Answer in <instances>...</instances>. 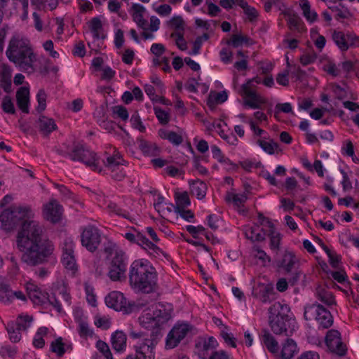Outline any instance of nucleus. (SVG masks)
I'll return each instance as SVG.
<instances>
[{"instance_id": "obj_1", "label": "nucleus", "mask_w": 359, "mask_h": 359, "mask_svg": "<svg viewBox=\"0 0 359 359\" xmlns=\"http://www.w3.org/2000/svg\"><path fill=\"white\" fill-rule=\"evenodd\" d=\"M34 212L29 205H13L0 214L1 229L13 231L24 219L16 238L18 249L22 252L21 260L35 266L48 262L54 251L53 242L46 236L43 226L30 219Z\"/></svg>"}, {"instance_id": "obj_2", "label": "nucleus", "mask_w": 359, "mask_h": 359, "mask_svg": "<svg viewBox=\"0 0 359 359\" xmlns=\"http://www.w3.org/2000/svg\"><path fill=\"white\" fill-rule=\"evenodd\" d=\"M157 276L155 269L147 260L134 261L130 265L129 282L134 290L144 293L154 291Z\"/></svg>"}, {"instance_id": "obj_3", "label": "nucleus", "mask_w": 359, "mask_h": 359, "mask_svg": "<svg viewBox=\"0 0 359 359\" xmlns=\"http://www.w3.org/2000/svg\"><path fill=\"white\" fill-rule=\"evenodd\" d=\"M290 309L285 304L275 302L269 309V325L276 334L290 336L294 332L296 323L290 315Z\"/></svg>"}, {"instance_id": "obj_4", "label": "nucleus", "mask_w": 359, "mask_h": 359, "mask_svg": "<svg viewBox=\"0 0 359 359\" xmlns=\"http://www.w3.org/2000/svg\"><path fill=\"white\" fill-rule=\"evenodd\" d=\"M6 54L9 60L18 66L20 69L34 71L32 63L36 60V57L25 41L16 38L12 39Z\"/></svg>"}, {"instance_id": "obj_5", "label": "nucleus", "mask_w": 359, "mask_h": 359, "mask_svg": "<svg viewBox=\"0 0 359 359\" xmlns=\"http://www.w3.org/2000/svg\"><path fill=\"white\" fill-rule=\"evenodd\" d=\"M159 306L160 308L156 309L152 313H146L140 318V323L143 327L153 330L150 339H155L156 341L158 337L161 335V327L167 323L171 317L170 313L166 311L163 305L160 304ZM130 337L133 339L143 337L140 343L145 339L142 332H131Z\"/></svg>"}, {"instance_id": "obj_6", "label": "nucleus", "mask_w": 359, "mask_h": 359, "mask_svg": "<svg viewBox=\"0 0 359 359\" xmlns=\"http://www.w3.org/2000/svg\"><path fill=\"white\" fill-rule=\"evenodd\" d=\"M56 152L60 156L69 157L74 161L83 163L93 171H102L96 154L85 148L83 144H76L70 151L69 146L64 144L56 149Z\"/></svg>"}, {"instance_id": "obj_7", "label": "nucleus", "mask_w": 359, "mask_h": 359, "mask_svg": "<svg viewBox=\"0 0 359 359\" xmlns=\"http://www.w3.org/2000/svg\"><path fill=\"white\" fill-rule=\"evenodd\" d=\"M304 317L306 320H316L323 329L329 328L333 324V317L330 311L318 303L306 306Z\"/></svg>"}, {"instance_id": "obj_8", "label": "nucleus", "mask_w": 359, "mask_h": 359, "mask_svg": "<svg viewBox=\"0 0 359 359\" xmlns=\"http://www.w3.org/2000/svg\"><path fill=\"white\" fill-rule=\"evenodd\" d=\"M262 82V79L256 76L252 79H249L245 83H243L238 93L244 98L243 105L251 109H260L261 104L264 103V100L257 94L255 90L256 87L254 83L257 84Z\"/></svg>"}, {"instance_id": "obj_9", "label": "nucleus", "mask_w": 359, "mask_h": 359, "mask_svg": "<svg viewBox=\"0 0 359 359\" xmlns=\"http://www.w3.org/2000/svg\"><path fill=\"white\" fill-rule=\"evenodd\" d=\"M127 262L125 252L121 250L115 251L107 275L112 281H121L126 278Z\"/></svg>"}, {"instance_id": "obj_10", "label": "nucleus", "mask_w": 359, "mask_h": 359, "mask_svg": "<svg viewBox=\"0 0 359 359\" xmlns=\"http://www.w3.org/2000/svg\"><path fill=\"white\" fill-rule=\"evenodd\" d=\"M102 241L100 230L92 225L86 226L81 235V241L83 247L88 251L93 252L99 247Z\"/></svg>"}, {"instance_id": "obj_11", "label": "nucleus", "mask_w": 359, "mask_h": 359, "mask_svg": "<svg viewBox=\"0 0 359 359\" xmlns=\"http://www.w3.org/2000/svg\"><path fill=\"white\" fill-rule=\"evenodd\" d=\"M124 238L131 243H135L146 250H152L154 253L159 255L163 251L154 243L150 241L142 233L134 227L131 231L124 234Z\"/></svg>"}, {"instance_id": "obj_12", "label": "nucleus", "mask_w": 359, "mask_h": 359, "mask_svg": "<svg viewBox=\"0 0 359 359\" xmlns=\"http://www.w3.org/2000/svg\"><path fill=\"white\" fill-rule=\"evenodd\" d=\"M105 302L108 307L124 313L132 312L134 304L127 301L123 294L118 291L111 292L106 297Z\"/></svg>"}, {"instance_id": "obj_13", "label": "nucleus", "mask_w": 359, "mask_h": 359, "mask_svg": "<svg viewBox=\"0 0 359 359\" xmlns=\"http://www.w3.org/2000/svg\"><path fill=\"white\" fill-rule=\"evenodd\" d=\"M287 18V22L290 32L286 34V37L299 36L302 33L306 32V28L301 18L291 9H286L281 13Z\"/></svg>"}, {"instance_id": "obj_14", "label": "nucleus", "mask_w": 359, "mask_h": 359, "mask_svg": "<svg viewBox=\"0 0 359 359\" xmlns=\"http://www.w3.org/2000/svg\"><path fill=\"white\" fill-rule=\"evenodd\" d=\"M325 344L330 352L339 356L346 354V345L342 341L340 332L337 330H330L325 336Z\"/></svg>"}, {"instance_id": "obj_15", "label": "nucleus", "mask_w": 359, "mask_h": 359, "mask_svg": "<svg viewBox=\"0 0 359 359\" xmlns=\"http://www.w3.org/2000/svg\"><path fill=\"white\" fill-rule=\"evenodd\" d=\"M156 344L155 339H144L135 346V353L129 354L126 359H154V348Z\"/></svg>"}, {"instance_id": "obj_16", "label": "nucleus", "mask_w": 359, "mask_h": 359, "mask_svg": "<svg viewBox=\"0 0 359 359\" xmlns=\"http://www.w3.org/2000/svg\"><path fill=\"white\" fill-rule=\"evenodd\" d=\"M190 330L188 324H181L175 325L168 334L165 346L167 348H173L176 347L179 343L187 334Z\"/></svg>"}, {"instance_id": "obj_17", "label": "nucleus", "mask_w": 359, "mask_h": 359, "mask_svg": "<svg viewBox=\"0 0 359 359\" xmlns=\"http://www.w3.org/2000/svg\"><path fill=\"white\" fill-rule=\"evenodd\" d=\"M74 244L70 238L65 240L62 247V262L66 269L71 271L76 270V263L74 251Z\"/></svg>"}, {"instance_id": "obj_18", "label": "nucleus", "mask_w": 359, "mask_h": 359, "mask_svg": "<svg viewBox=\"0 0 359 359\" xmlns=\"http://www.w3.org/2000/svg\"><path fill=\"white\" fill-rule=\"evenodd\" d=\"M26 290L29 298L34 304L43 305L47 303L48 293L41 290L34 283H27Z\"/></svg>"}, {"instance_id": "obj_19", "label": "nucleus", "mask_w": 359, "mask_h": 359, "mask_svg": "<svg viewBox=\"0 0 359 359\" xmlns=\"http://www.w3.org/2000/svg\"><path fill=\"white\" fill-rule=\"evenodd\" d=\"M62 211V206L56 200L53 199L44 205V217L53 223H56L60 220Z\"/></svg>"}, {"instance_id": "obj_20", "label": "nucleus", "mask_w": 359, "mask_h": 359, "mask_svg": "<svg viewBox=\"0 0 359 359\" xmlns=\"http://www.w3.org/2000/svg\"><path fill=\"white\" fill-rule=\"evenodd\" d=\"M103 163L109 172H113L116 168L127 166L128 165V162L123 158L121 154L116 149L112 155L107 156L105 160H103Z\"/></svg>"}, {"instance_id": "obj_21", "label": "nucleus", "mask_w": 359, "mask_h": 359, "mask_svg": "<svg viewBox=\"0 0 359 359\" xmlns=\"http://www.w3.org/2000/svg\"><path fill=\"white\" fill-rule=\"evenodd\" d=\"M17 105L22 112H29V89L27 87L22 86L16 92Z\"/></svg>"}, {"instance_id": "obj_22", "label": "nucleus", "mask_w": 359, "mask_h": 359, "mask_svg": "<svg viewBox=\"0 0 359 359\" xmlns=\"http://www.w3.org/2000/svg\"><path fill=\"white\" fill-rule=\"evenodd\" d=\"M297 259L292 252L285 251L281 259L277 262L279 269H283L286 273H292Z\"/></svg>"}, {"instance_id": "obj_23", "label": "nucleus", "mask_w": 359, "mask_h": 359, "mask_svg": "<svg viewBox=\"0 0 359 359\" xmlns=\"http://www.w3.org/2000/svg\"><path fill=\"white\" fill-rule=\"evenodd\" d=\"M260 339L267 350L273 354H278V343L274 337L266 330H263L260 334Z\"/></svg>"}, {"instance_id": "obj_24", "label": "nucleus", "mask_w": 359, "mask_h": 359, "mask_svg": "<svg viewBox=\"0 0 359 359\" xmlns=\"http://www.w3.org/2000/svg\"><path fill=\"white\" fill-rule=\"evenodd\" d=\"M126 334L122 332L117 330L111 334V342L112 348L118 353H123L126 348Z\"/></svg>"}, {"instance_id": "obj_25", "label": "nucleus", "mask_w": 359, "mask_h": 359, "mask_svg": "<svg viewBox=\"0 0 359 359\" xmlns=\"http://www.w3.org/2000/svg\"><path fill=\"white\" fill-rule=\"evenodd\" d=\"M298 352L296 342L290 338H287L282 344L280 356L282 359H292Z\"/></svg>"}, {"instance_id": "obj_26", "label": "nucleus", "mask_w": 359, "mask_h": 359, "mask_svg": "<svg viewBox=\"0 0 359 359\" xmlns=\"http://www.w3.org/2000/svg\"><path fill=\"white\" fill-rule=\"evenodd\" d=\"M139 149L144 155L149 156H157L160 152L158 147L152 142L147 141L142 138L137 139Z\"/></svg>"}, {"instance_id": "obj_27", "label": "nucleus", "mask_w": 359, "mask_h": 359, "mask_svg": "<svg viewBox=\"0 0 359 359\" xmlns=\"http://www.w3.org/2000/svg\"><path fill=\"white\" fill-rule=\"evenodd\" d=\"M88 24L94 39H105L106 35L104 34L102 23L99 18L95 17L92 18Z\"/></svg>"}, {"instance_id": "obj_28", "label": "nucleus", "mask_w": 359, "mask_h": 359, "mask_svg": "<svg viewBox=\"0 0 359 359\" xmlns=\"http://www.w3.org/2000/svg\"><path fill=\"white\" fill-rule=\"evenodd\" d=\"M131 8L133 11L132 15L133 20L137 23L138 27L143 29H147V21L143 18L145 8L140 4H133Z\"/></svg>"}, {"instance_id": "obj_29", "label": "nucleus", "mask_w": 359, "mask_h": 359, "mask_svg": "<svg viewBox=\"0 0 359 359\" xmlns=\"http://www.w3.org/2000/svg\"><path fill=\"white\" fill-rule=\"evenodd\" d=\"M38 127L43 134L49 135L53 130L57 129V126L53 119L45 116H41L38 121Z\"/></svg>"}, {"instance_id": "obj_30", "label": "nucleus", "mask_w": 359, "mask_h": 359, "mask_svg": "<svg viewBox=\"0 0 359 359\" xmlns=\"http://www.w3.org/2000/svg\"><path fill=\"white\" fill-rule=\"evenodd\" d=\"M1 86L6 93L11 91V72L8 67L4 65L0 72Z\"/></svg>"}, {"instance_id": "obj_31", "label": "nucleus", "mask_w": 359, "mask_h": 359, "mask_svg": "<svg viewBox=\"0 0 359 359\" xmlns=\"http://www.w3.org/2000/svg\"><path fill=\"white\" fill-rule=\"evenodd\" d=\"M299 6L302 10L304 17L310 23H313L318 20V14L315 11L311 9V4L308 0H300Z\"/></svg>"}, {"instance_id": "obj_32", "label": "nucleus", "mask_w": 359, "mask_h": 359, "mask_svg": "<svg viewBox=\"0 0 359 359\" xmlns=\"http://www.w3.org/2000/svg\"><path fill=\"white\" fill-rule=\"evenodd\" d=\"M190 191L193 196L198 199H203L207 191V185L205 182L198 180L190 184Z\"/></svg>"}, {"instance_id": "obj_33", "label": "nucleus", "mask_w": 359, "mask_h": 359, "mask_svg": "<svg viewBox=\"0 0 359 359\" xmlns=\"http://www.w3.org/2000/svg\"><path fill=\"white\" fill-rule=\"evenodd\" d=\"M158 135L162 139L168 140L174 145H180L183 141L182 137L173 131L160 129L158 130Z\"/></svg>"}, {"instance_id": "obj_34", "label": "nucleus", "mask_w": 359, "mask_h": 359, "mask_svg": "<svg viewBox=\"0 0 359 359\" xmlns=\"http://www.w3.org/2000/svg\"><path fill=\"white\" fill-rule=\"evenodd\" d=\"M226 43L232 46L233 48H238L243 46V44L248 46L252 44V40L247 36L233 34L231 39L227 41Z\"/></svg>"}, {"instance_id": "obj_35", "label": "nucleus", "mask_w": 359, "mask_h": 359, "mask_svg": "<svg viewBox=\"0 0 359 359\" xmlns=\"http://www.w3.org/2000/svg\"><path fill=\"white\" fill-rule=\"evenodd\" d=\"M13 299V294L10 285L4 283H0V302L9 304Z\"/></svg>"}, {"instance_id": "obj_36", "label": "nucleus", "mask_w": 359, "mask_h": 359, "mask_svg": "<svg viewBox=\"0 0 359 359\" xmlns=\"http://www.w3.org/2000/svg\"><path fill=\"white\" fill-rule=\"evenodd\" d=\"M332 39L341 50L346 51L348 49L349 45L347 44L346 34L342 32L334 31Z\"/></svg>"}, {"instance_id": "obj_37", "label": "nucleus", "mask_w": 359, "mask_h": 359, "mask_svg": "<svg viewBox=\"0 0 359 359\" xmlns=\"http://www.w3.org/2000/svg\"><path fill=\"white\" fill-rule=\"evenodd\" d=\"M217 345V341L213 337H210L208 339H205L203 342L202 348L200 352L201 357L205 359L208 355V351L215 349Z\"/></svg>"}, {"instance_id": "obj_38", "label": "nucleus", "mask_w": 359, "mask_h": 359, "mask_svg": "<svg viewBox=\"0 0 359 359\" xmlns=\"http://www.w3.org/2000/svg\"><path fill=\"white\" fill-rule=\"evenodd\" d=\"M317 297L319 300L327 305L335 304V300L332 292L327 291L321 287H318L316 290Z\"/></svg>"}, {"instance_id": "obj_39", "label": "nucleus", "mask_w": 359, "mask_h": 359, "mask_svg": "<svg viewBox=\"0 0 359 359\" xmlns=\"http://www.w3.org/2000/svg\"><path fill=\"white\" fill-rule=\"evenodd\" d=\"M247 196L245 194H236L230 192H228L225 197V199L227 202H233L234 205H236V207L243 205V204L247 201Z\"/></svg>"}, {"instance_id": "obj_40", "label": "nucleus", "mask_w": 359, "mask_h": 359, "mask_svg": "<svg viewBox=\"0 0 359 359\" xmlns=\"http://www.w3.org/2000/svg\"><path fill=\"white\" fill-rule=\"evenodd\" d=\"M6 330L9 335V339L12 342L16 343L20 341L21 339L20 330L16 329L14 322L8 323L6 326Z\"/></svg>"}, {"instance_id": "obj_41", "label": "nucleus", "mask_w": 359, "mask_h": 359, "mask_svg": "<svg viewBox=\"0 0 359 359\" xmlns=\"http://www.w3.org/2000/svg\"><path fill=\"white\" fill-rule=\"evenodd\" d=\"M107 208L110 212H113L118 216L123 217V218L129 219L130 221L132 222V219L130 218L129 213L127 211L118 207L116 203L110 202L107 205Z\"/></svg>"}, {"instance_id": "obj_42", "label": "nucleus", "mask_w": 359, "mask_h": 359, "mask_svg": "<svg viewBox=\"0 0 359 359\" xmlns=\"http://www.w3.org/2000/svg\"><path fill=\"white\" fill-rule=\"evenodd\" d=\"M32 321V318L29 316H20L14 323L18 330H25L29 326Z\"/></svg>"}, {"instance_id": "obj_43", "label": "nucleus", "mask_w": 359, "mask_h": 359, "mask_svg": "<svg viewBox=\"0 0 359 359\" xmlns=\"http://www.w3.org/2000/svg\"><path fill=\"white\" fill-rule=\"evenodd\" d=\"M96 347L99 350V351L100 353H102V355L106 359H114L112 353L109 349V347L106 342H104L102 340H98L96 342Z\"/></svg>"}, {"instance_id": "obj_44", "label": "nucleus", "mask_w": 359, "mask_h": 359, "mask_svg": "<svg viewBox=\"0 0 359 359\" xmlns=\"http://www.w3.org/2000/svg\"><path fill=\"white\" fill-rule=\"evenodd\" d=\"M46 97L47 95L43 89H40L36 95L38 102V107L36 110L39 113L42 112L46 107Z\"/></svg>"}, {"instance_id": "obj_45", "label": "nucleus", "mask_w": 359, "mask_h": 359, "mask_svg": "<svg viewBox=\"0 0 359 359\" xmlns=\"http://www.w3.org/2000/svg\"><path fill=\"white\" fill-rule=\"evenodd\" d=\"M51 351L56 353L59 357H62L65 353V344L61 337L56 339L51 343Z\"/></svg>"}, {"instance_id": "obj_46", "label": "nucleus", "mask_w": 359, "mask_h": 359, "mask_svg": "<svg viewBox=\"0 0 359 359\" xmlns=\"http://www.w3.org/2000/svg\"><path fill=\"white\" fill-rule=\"evenodd\" d=\"M257 143L262 147V149L269 154H274V150L278 147V144L272 140L270 142H266L264 140H259Z\"/></svg>"}, {"instance_id": "obj_47", "label": "nucleus", "mask_w": 359, "mask_h": 359, "mask_svg": "<svg viewBox=\"0 0 359 359\" xmlns=\"http://www.w3.org/2000/svg\"><path fill=\"white\" fill-rule=\"evenodd\" d=\"M170 27L177 30V32H183L184 22L181 16H175L169 22Z\"/></svg>"}, {"instance_id": "obj_48", "label": "nucleus", "mask_w": 359, "mask_h": 359, "mask_svg": "<svg viewBox=\"0 0 359 359\" xmlns=\"http://www.w3.org/2000/svg\"><path fill=\"white\" fill-rule=\"evenodd\" d=\"M270 247L271 250H278L279 249L281 240L280 233H275L273 229H270Z\"/></svg>"}, {"instance_id": "obj_49", "label": "nucleus", "mask_w": 359, "mask_h": 359, "mask_svg": "<svg viewBox=\"0 0 359 359\" xmlns=\"http://www.w3.org/2000/svg\"><path fill=\"white\" fill-rule=\"evenodd\" d=\"M1 107L3 111L6 113L11 114H14L15 113L14 104L12 102L11 97L9 96H5L3 98Z\"/></svg>"}, {"instance_id": "obj_50", "label": "nucleus", "mask_w": 359, "mask_h": 359, "mask_svg": "<svg viewBox=\"0 0 359 359\" xmlns=\"http://www.w3.org/2000/svg\"><path fill=\"white\" fill-rule=\"evenodd\" d=\"M344 9L339 8L338 6L330 7L332 11L336 13L335 18L339 19H347L351 16V13L347 8L342 6Z\"/></svg>"}, {"instance_id": "obj_51", "label": "nucleus", "mask_w": 359, "mask_h": 359, "mask_svg": "<svg viewBox=\"0 0 359 359\" xmlns=\"http://www.w3.org/2000/svg\"><path fill=\"white\" fill-rule=\"evenodd\" d=\"M155 114L161 124L165 125L169 122V114L165 111L159 107H154Z\"/></svg>"}, {"instance_id": "obj_52", "label": "nucleus", "mask_w": 359, "mask_h": 359, "mask_svg": "<svg viewBox=\"0 0 359 359\" xmlns=\"http://www.w3.org/2000/svg\"><path fill=\"white\" fill-rule=\"evenodd\" d=\"M176 206L184 208L190 205V200L187 192H184L176 196Z\"/></svg>"}, {"instance_id": "obj_53", "label": "nucleus", "mask_w": 359, "mask_h": 359, "mask_svg": "<svg viewBox=\"0 0 359 359\" xmlns=\"http://www.w3.org/2000/svg\"><path fill=\"white\" fill-rule=\"evenodd\" d=\"M171 37L176 38V45L182 50L187 48V42L184 39L183 32H173Z\"/></svg>"}, {"instance_id": "obj_54", "label": "nucleus", "mask_w": 359, "mask_h": 359, "mask_svg": "<svg viewBox=\"0 0 359 359\" xmlns=\"http://www.w3.org/2000/svg\"><path fill=\"white\" fill-rule=\"evenodd\" d=\"M317 59V54L314 52L305 53L300 57V62L303 66L313 63Z\"/></svg>"}, {"instance_id": "obj_55", "label": "nucleus", "mask_w": 359, "mask_h": 359, "mask_svg": "<svg viewBox=\"0 0 359 359\" xmlns=\"http://www.w3.org/2000/svg\"><path fill=\"white\" fill-rule=\"evenodd\" d=\"M47 303L53 306L59 313L62 311V308L61 304L60 303L59 297L57 296L55 292L52 293L51 294H48Z\"/></svg>"}, {"instance_id": "obj_56", "label": "nucleus", "mask_w": 359, "mask_h": 359, "mask_svg": "<svg viewBox=\"0 0 359 359\" xmlns=\"http://www.w3.org/2000/svg\"><path fill=\"white\" fill-rule=\"evenodd\" d=\"M79 333L81 337H87L93 334V332L90 330L88 323L83 320L79 322Z\"/></svg>"}, {"instance_id": "obj_57", "label": "nucleus", "mask_w": 359, "mask_h": 359, "mask_svg": "<svg viewBox=\"0 0 359 359\" xmlns=\"http://www.w3.org/2000/svg\"><path fill=\"white\" fill-rule=\"evenodd\" d=\"M254 250L257 252L255 257L262 262L264 265L271 262V258L267 254L262 250L259 249L257 246L253 248Z\"/></svg>"}, {"instance_id": "obj_58", "label": "nucleus", "mask_w": 359, "mask_h": 359, "mask_svg": "<svg viewBox=\"0 0 359 359\" xmlns=\"http://www.w3.org/2000/svg\"><path fill=\"white\" fill-rule=\"evenodd\" d=\"M175 210L177 213L180 214V215L187 221H190L191 219L194 217V215L193 212L190 210H184L183 208L180 207H175Z\"/></svg>"}, {"instance_id": "obj_59", "label": "nucleus", "mask_w": 359, "mask_h": 359, "mask_svg": "<svg viewBox=\"0 0 359 359\" xmlns=\"http://www.w3.org/2000/svg\"><path fill=\"white\" fill-rule=\"evenodd\" d=\"M111 177L116 181H121L126 175V171L123 167H118L114 169L113 172H109Z\"/></svg>"}, {"instance_id": "obj_60", "label": "nucleus", "mask_w": 359, "mask_h": 359, "mask_svg": "<svg viewBox=\"0 0 359 359\" xmlns=\"http://www.w3.org/2000/svg\"><path fill=\"white\" fill-rule=\"evenodd\" d=\"M221 336L226 344L231 346L233 348L236 347V338L233 336V334L229 333L225 331H222Z\"/></svg>"}, {"instance_id": "obj_61", "label": "nucleus", "mask_w": 359, "mask_h": 359, "mask_svg": "<svg viewBox=\"0 0 359 359\" xmlns=\"http://www.w3.org/2000/svg\"><path fill=\"white\" fill-rule=\"evenodd\" d=\"M288 74V69H285L283 72L279 73L276 76L277 83L283 86H287L289 85Z\"/></svg>"}, {"instance_id": "obj_62", "label": "nucleus", "mask_w": 359, "mask_h": 359, "mask_svg": "<svg viewBox=\"0 0 359 359\" xmlns=\"http://www.w3.org/2000/svg\"><path fill=\"white\" fill-rule=\"evenodd\" d=\"M292 70L291 74L296 78L297 80L302 81L306 76V72L302 69L299 66L294 65L292 66Z\"/></svg>"}, {"instance_id": "obj_63", "label": "nucleus", "mask_w": 359, "mask_h": 359, "mask_svg": "<svg viewBox=\"0 0 359 359\" xmlns=\"http://www.w3.org/2000/svg\"><path fill=\"white\" fill-rule=\"evenodd\" d=\"M114 113L116 114L123 121L128 118V113L126 107L123 106H116L114 107Z\"/></svg>"}, {"instance_id": "obj_64", "label": "nucleus", "mask_w": 359, "mask_h": 359, "mask_svg": "<svg viewBox=\"0 0 359 359\" xmlns=\"http://www.w3.org/2000/svg\"><path fill=\"white\" fill-rule=\"evenodd\" d=\"M302 277H305V276L298 270H295L294 273H292L290 277L287 278L289 284L294 286L295 285L298 281L300 280Z\"/></svg>"}]
</instances>
